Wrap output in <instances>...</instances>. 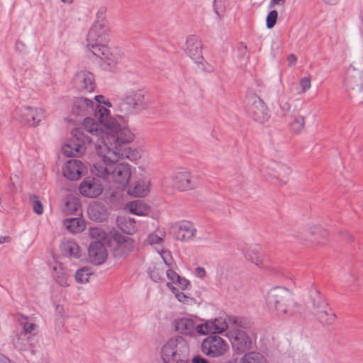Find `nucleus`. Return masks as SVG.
Segmentation results:
<instances>
[{"instance_id": "60", "label": "nucleus", "mask_w": 363, "mask_h": 363, "mask_svg": "<svg viewBox=\"0 0 363 363\" xmlns=\"http://www.w3.org/2000/svg\"><path fill=\"white\" fill-rule=\"evenodd\" d=\"M357 281V277L354 275H351L350 279L347 280L349 286L355 285Z\"/></svg>"}, {"instance_id": "63", "label": "nucleus", "mask_w": 363, "mask_h": 363, "mask_svg": "<svg viewBox=\"0 0 363 363\" xmlns=\"http://www.w3.org/2000/svg\"><path fill=\"white\" fill-rule=\"evenodd\" d=\"M11 240V238L9 236H4L0 238V243L8 242Z\"/></svg>"}, {"instance_id": "7", "label": "nucleus", "mask_w": 363, "mask_h": 363, "mask_svg": "<svg viewBox=\"0 0 363 363\" xmlns=\"http://www.w3.org/2000/svg\"><path fill=\"white\" fill-rule=\"evenodd\" d=\"M228 345L225 340L218 335H210L201 343V351L210 357H219L228 350Z\"/></svg>"}, {"instance_id": "33", "label": "nucleus", "mask_w": 363, "mask_h": 363, "mask_svg": "<svg viewBox=\"0 0 363 363\" xmlns=\"http://www.w3.org/2000/svg\"><path fill=\"white\" fill-rule=\"evenodd\" d=\"M118 228L128 235H133L136 231L135 221L133 218L120 217L117 220Z\"/></svg>"}, {"instance_id": "57", "label": "nucleus", "mask_w": 363, "mask_h": 363, "mask_svg": "<svg viewBox=\"0 0 363 363\" xmlns=\"http://www.w3.org/2000/svg\"><path fill=\"white\" fill-rule=\"evenodd\" d=\"M127 255H128V253L126 252V251H120V250L113 251V256L115 258L123 257Z\"/></svg>"}, {"instance_id": "47", "label": "nucleus", "mask_w": 363, "mask_h": 363, "mask_svg": "<svg viewBox=\"0 0 363 363\" xmlns=\"http://www.w3.org/2000/svg\"><path fill=\"white\" fill-rule=\"evenodd\" d=\"M30 201L32 203L34 212L38 215H41L43 213V208L38 197L35 195H31L30 196Z\"/></svg>"}, {"instance_id": "51", "label": "nucleus", "mask_w": 363, "mask_h": 363, "mask_svg": "<svg viewBox=\"0 0 363 363\" xmlns=\"http://www.w3.org/2000/svg\"><path fill=\"white\" fill-rule=\"evenodd\" d=\"M176 284L182 289H186L189 285V281L183 277L179 276V279L177 280Z\"/></svg>"}, {"instance_id": "16", "label": "nucleus", "mask_w": 363, "mask_h": 363, "mask_svg": "<svg viewBox=\"0 0 363 363\" xmlns=\"http://www.w3.org/2000/svg\"><path fill=\"white\" fill-rule=\"evenodd\" d=\"M172 229L176 238L183 242L193 240L196 234V229L194 225L187 220L177 222L172 226Z\"/></svg>"}, {"instance_id": "34", "label": "nucleus", "mask_w": 363, "mask_h": 363, "mask_svg": "<svg viewBox=\"0 0 363 363\" xmlns=\"http://www.w3.org/2000/svg\"><path fill=\"white\" fill-rule=\"evenodd\" d=\"M52 269L54 271L52 276L55 281L61 286H68L67 275L62 267L61 264L56 262V264L52 267Z\"/></svg>"}, {"instance_id": "22", "label": "nucleus", "mask_w": 363, "mask_h": 363, "mask_svg": "<svg viewBox=\"0 0 363 363\" xmlns=\"http://www.w3.org/2000/svg\"><path fill=\"white\" fill-rule=\"evenodd\" d=\"M328 305L324 296L320 294V291L316 289L314 284L312 285L309 292V298L306 302L308 308L311 309L315 313L317 311L325 308Z\"/></svg>"}, {"instance_id": "2", "label": "nucleus", "mask_w": 363, "mask_h": 363, "mask_svg": "<svg viewBox=\"0 0 363 363\" xmlns=\"http://www.w3.org/2000/svg\"><path fill=\"white\" fill-rule=\"evenodd\" d=\"M266 302L269 308L279 316H292L301 309V306L294 301L292 294L284 287L271 289L267 292Z\"/></svg>"}, {"instance_id": "12", "label": "nucleus", "mask_w": 363, "mask_h": 363, "mask_svg": "<svg viewBox=\"0 0 363 363\" xmlns=\"http://www.w3.org/2000/svg\"><path fill=\"white\" fill-rule=\"evenodd\" d=\"M86 48L94 55L106 62L109 66L116 64L120 60V56L116 50H111L104 44L99 43L94 45L87 44Z\"/></svg>"}, {"instance_id": "28", "label": "nucleus", "mask_w": 363, "mask_h": 363, "mask_svg": "<svg viewBox=\"0 0 363 363\" xmlns=\"http://www.w3.org/2000/svg\"><path fill=\"white\" fill-rule=\"evenodd\" d=\"M165 237V231L158 229L148 235L147 238L145 241L144 245H149L155 249L163 247Z\"/></svg>"}, {"instance_id": "10", "label": "nucleus", "mask_w": 363, "mask_h": 363, "mask_svg": "<svg viewBox=\"0 0 363 363\" xmlns=\"http://www.w3.org/2000/svg\"><path fill=\"white\" fill-rule=\"evenodd\" d=\"M300 236L301 239L308 242V247H323V244L328 238V233L320 225H313L309 227L305 233Z\"/></svg>"}, {"instance_id": "56", "label": "nucleus", "mask_w": 363, "mask_h": 363, "mask_svg": "<svg viewBox=\"0 0 363 363\" xmlns=\"http://www.w3.org/2000/svg\"><path fill=\"white\" fill-rule=\"evenodd\" d=\"M196 274L197 277H199V278H204L205 276H206V270L204 269V268L203 267H198L196 268Z\"/></svg>"}, {"instance_id": "25", "label": "nucleus", "mask_w": 363, "mask_h": 363, "mask_svg": "<svg viewBox=\"0 0 363 363\" xmlns=\"http://www.w3.org/2000/svg\"><path fill=\"white\" fill-rule=\"evenodd\" d=\"M62 146L63 154L67 157H77L85 151L87 142L79 140L77 137Z\"/></svg>"}, {"instance_id": "42", "label": "nucleus", "mask_w": 363, "mask_h": 363, "mask_svg": "<svg viewBox=\"0 0 363 363\" xmlns=\"http://www.w3.org/2000/svg\"><path fill=\"white\" fill-rule=\"evenodd\" d=\"M88 213L90 218L96 222H102L106 218V213L104 211L100 212L99 206H90L88 209Z\"/></svg>"}, {"instance_id": "6", "label": "nucleus", "mask_w": 363, "mask_h": 363, "mask_svg": "<svg viewBox=\"0 0 363 363\" xmlns=\"http://www.w3.org/2000/svg\"><path fill=\"white\" fill-rule=\"evenodd\" d=\"M233 326H242V320L239 318L234 316L228 317L227 318L220 317L200 324L198 327L199 334L221 333L226 329L232 328Z\"/></svg>"}, {"instance_id": "1", "label": "nucleus", "mask_w": 363, "mask_h": 363, "mask_svg": "<svg viewBox=\"0 0 363 363\" xmlns=\"http://www.w3.org/2000/svg\"><path fill=\"white\" fill-rule=\"evenodd\" d=\"M95 116L100 123L89 117L84 120L82 127L72 131L73 137L83 140L88 144L94 145L98 157L103 161L95 166L97 174L105 175L106 161H116L123 156L122 145L130 143L133 135L121 125L109 116V111L101 105H96Z\"/></svg>"}, {"instance_id": "38", "label": "nucleus", "mask_w": 363, "mask_h": 363, "mask_svg": "<svg viewBox=\"0 0 363 363\" xmlns=\"http://www.w3.org/2000/svg\"><path fill=\"white\" fill-rule=\"evenodd\" d=\"M239 363H267L264 355L259 352H250L246 353L240 360Z\"/></svg>"}, {"instance_id": "62", "label": "nucleus", "mask_w": 363, "mask_h": 363, "mask_svg": "<svg viewBox=\"0 0 363 363\" xmlns=\"http://www.w3.org/2000/svg\"><path fill=\"white\" fill-rule=\"evenodd\" d=\"M106 9L104 8H101L99 11L97 13V18H103L104 13H105Z\"/></svg>"}, {"instance_id": "4", "label": "nucleus", "mask_w": 363, "mask_h": 363, "mask_svg": "<svg viewBox=\"0 0 363 363\" xmlns=\"http://www.w3.org/2000/svg\"><path fill=\"white\" fill-rule=\"evenodd\" d=\"M99 160L94 164L91 168V172L96 176L107 179L111 178L113 182L118 184V188L125 187L129 182L131 177V168L130 165L127 163H119L115 164L118 161L120 157L116 161H106V172L105 175H99L97 174V171L95 169V166L103 161L101 157H99Z\"/></svg>"}, {"instance_id": "29", "label": "nucleus", "mask_w": 363, "mask_h": 363, "mask_svg": "<svg viewBox=\"0 0 363 363\" xmlns=\"http://www.w3.org/2000/svg\"><path fill=\"white\" fill-rule=\"evenodd\" d=\"M314 314L320 323L325 325L333 324L336 319L335 314L330 308L328 304L325 308H322V309L317 311Z\"/></svg>"}, {"instance_id": "26", "label": "nucleus", "mask_w": 363, "mask_h": 363, "mask_svg": "<svg viewBox=\"0 0 363 363\" xmlns=\"http://www.w3.org/2000/svg\"><path fill=\"white\" fill-rule=\"evenodd\" d=\"M94 102L84 97L77 98L73 101L72 112L76 116H86L93 112Z\"/></svg>"}, {"instance_id": "17", "label": "nucleus", "mask_w": 363, "mask_h": 363, "mask_svg": "<svg viewBox=\"0 0 363 363\" xmlns=\"http://www.w3.org/2000/svg\"><path fill=\"white\" fill-rule=\"evenodd\" d=\"M172 178L173 186L181 191L193 189L196 186L190 172L186 169L177 171L172 175Z\"/></svg>"}, {"instance_id": "40", "label": "nucleus", "mask_w": 363, "mask_h": 363, "mask_svg": "<svg viewBox=\"0 0 363 363\" xmlns=\"http://www.w3.org/2000/svg\"><path fill=\"white\" fill-rule=\"evenodd\" d=\"M244 256L247 260L262 267L263 264V259L259 251H245Z\"/></svg>"}, {"instance_id": "11", "label": "nucleus", "mask_w": 363, "mask_h": 363, "mask_svg": "<svg viewBox=\"0 0 363 363\" xmlns=\"http://www.w3.org/2000/svg\"><path fill=\"white\" fill-rule=\"evenodd\" d=\"M22 123L30 126H36L45 118V111L42 108L23 106L16 110Z\"/></svg>"}, {"instance_id": "15", "label": "nucleus", "mask_w": 363, "mask_h": 363, "mask_svg": "<svg viewBox=\"0 0 363 363\" xmlns=\"http://www.w3.org/2000/svg\"><path fill=\"white\" fill-rule=\"evenodd\" d=\"M345 85L348 90L361 91L363 89V68L351 65L347 71Z\"/></svg>"}, {"instance_id": "39", "label": "nucleus", "mask_w": 363, "mask_h": 363, "mask_svg": "<svg viewBox=\"0 0 363 363\" xmlns=\"http://www.w3.org/2000/svg\"><path fill=\"white\" fill-rule=\"evenodd\" d=\"M13 344L19 350H26L30 344V335L20 333L13 337Z\"/></svg>"}, {"instance_id": "32", "label": "nucleus", "mask_w": 363, "mask_h": 363, "mask_svg": "<svg viewBox=\"0 0 363 363\" xmlns=\"http://www.w3.org/2000/svg\"><path fill=\"white\" fill-rule=\"evenodd\" d=\"M16 320L23 328L21 333L30 335L32 332L35 329V324L32 322L28 316L21 313H17L16 315Z\"/></svg>"}, {"instance_id": "58", "label": "nucleus", "mask_w": 363, "mask_h": 363, "mask_svg": "<svg viewBox=\"0 0 363 363\" xmlns=\"http://www.w3.org/2000/svg\"><path fill=\"white\" fill-rule=\"evenodd\" d=\"M193 363H209V362L205 358L201 356H196L192 359Z\"/></svg>"}, {"instance_id": "21", "label": "nucleus", "mask_w": 363, "mask_h": 363, "mask_svg": "<svg viewBox=\"0 0 363 363\" xmlns=\"http://www.w3.org/2000/svg\"><path fill=\"white\" fill-rule=\"evenodd\" d=\"M84 169V165L79 160H70L63 167V175L69 180L78 179Z\"/></svg>"}, {"instance_id": "3", "label": "nucleus", "mask_w": 363, "mask_h": 363, "mask_svg": "<svg viewBox=\"0 0 363 363\" xmlns=\"http://www.w3.org/2000/svg\"><path fill=\"white\" fill-rule=\"evenodd\" d=\"M89 232L93 241L89 244L88 250H106L111 247V239L117 244L118 248L130 250L135 247L134 240L131 238L123 235L115 229L111 231V236L103 229L96 227L90 228Z\"/></svg>"}, {"instance_id": "14", "label": "nucleus", "mask_w": 363, "mask_h": 363, "mask_svg": "<svg viewBox=\"0 0 363 363\" xmlns=\"http://www.w3.org/2000/svg\"><path fill=\"white\" fill-rule=\"evenodd\" d=\"M249 113L253 120L259 123L267 122L270 118L268 107L263 100L257 96L252 98V104L249 108Z\"/></svg>"}, {"instance_id": "41", "label": "nucleus", "mask_w": 363, "mask_h": 363, "mask_svg": "<svg viewBox=\"0 0 363 363\" xmlns=\"http://www.w3.org/2000/svg\"><path fill=\"white\" fill-rule=\"evenodd\" d=\"M148 274L152 281L160 282L163 280L164 270L159 266H153L149 268Z\"/></svg>"}, {"instance_id": "52", "label": "nucleus", "mask_w": 363, "mask_h": 363, "mask_svg": "<svg viewBox=\"0 0 363 363\" xmlns=\"http://www.w3.org/2000/svg\"><path fill=\"white\" fill-rule=\"evenodd\" d=\"M65 258H70L72 257L78 259L81 257V251H65V253L63 255Z\"/></svg>"}, {"instance_id": "43", "label": "nucleus", "mask_w": 363, "mask_h": 363, "mask_svg": "<svg viewBox=\"0 0 363 363\" xmlns=\"http://www.w3.org/2000/svg\"><path fill=\"white\" fill-rule=\"evenodd\" d=\"M91 272L88 267H83L77 270L75 274V279L77 283L85 284L89 281Z\"/></svg>"}, {"instance_id": "23", "label": "nucleus", "mask_w": 363, "mask_h": 363, "mask_svg": "<svg viewBox=\"0 0 363 363\" xmlns=\"http://www.w3.org/2000/svg\"><path fill=\"white\" fill-rule=\"evenodd\" d=\"M127 94L128 96H130L131 101L138 113L148 108L150 104V99L145 90L136 89L127 92Z\"/></svg>"}, {"instance_id": "13", "label": "nucleus", "mask_w": 363, "mask_h": 363, "mask_svg": "<svg viewBox=\"0 0 363 363\" xmlns=\"http://www.w3.org/2000/svg\"><path fill=\"white\" fill-rule=\"evenodd\" d=\"M108 28L104 21L97 20L90 28L86 40L87 44L97 45L102 43L108 40Z\"/></svg>"}, {"instance_id": "50", "label": "nucleus", "mask_w": 363, "mask_h": 363, "mask_svg": "<svg viewBox=\"0 0 363 363\" xmlns=\"http://www.w3.org/2000/svg\"><path fill=\"white\" fill-rule=\"evenodd\" d=\"M78 245L71 239H64L60 245V250H79Z\"/></svg>"}, {"instance_id": "35", "label": "nucleus", "mask_w": 363, "mask_h": 363, "mask_svg": "<svg viewBox=\"0 0 363 363\" xmlns=\"http://www.w3.org/2000/svg\"><path fill=\"white\" fill-rule=\"evenodd\" d=\"M127 209L132 214L137 216H144L148 212L147 206L140 200L130 201L126 205Z\"/></svg>"}, {"instance_id": "18", "label": "nucleus", "mask_w": 363, "mask_h": 363, "mask_svg": "<svg viewBox=\"0 0 363 363\" xmlns=\"http://www.w3.org/2000/svg\"><path fill=\"white\" fill-rule=\"evenodd\" d=\"M75 86L79 89L87 92H91L94 90L96 84L94 74L86 70H82L77 72L73 79Z\"/></svg>"}, {"instance_id": "8", "label": "nucleus", "mask_w": 363, "mask_h": 363, "mask_svg": "<svg viewBox=\"0 0 363 363\" xmlns=\"http://www.w3.org/2000/svg\"><path fill=\"white\" fill-rule=\"evenodd\" d=\"M233 326L227 333L233 349L238 353H244L251 348L252 342L247 333L242 329Z\"/></svg>"}, {"instance_id": "64", "label": "nucleus", "mask_w": 363, "mask_h": 363, "mask_svg": "<svg viewBox=\"0 0 363 363\" xmlns=\"http://www.w3.org/2000/svg\"><path fill=\"white\" fill-rule=\"evenodd\" d=\"M104 99V96H101V95H99V96H95V99L96 100L97 102H99V103H102V101L101 99Z\"/></svg>"}, {"instance_id": "53", "label": "nucleus", "mask_w": 363, "mask_h": 363, "mask_svg": "<svg viewBox=\"0 0 363 363\" xmlns=\"http://www.w3.org/2000/svg\"><path fill=\"white\" fill-rule=\"evenodd\" d=\"M166 274H167V278L169 280H171L172 281L175 282V283H176L177 280L179 277V276L175 272H174L172 269H168L166 272Z\"/></svg>"}, {"instance_id": "36", "label": "nucleus", "mask_w": 363, "mask_h": 363, "mask_svg": "<svg viewBox=\"0 0 363 363\" xmlns=\"http://www.w3.org/2000/svg\"><path fill=\"white\" fill-rule=\"evenodd\" d=\"M108 257L107 251H88L86 260L94 265H101Z\"/></svg>"}, {"instance_id": "30", "label": "nucleus", "mask_w": 363, "mask_h": 363, "mask_svg": "<svg viewBox=\"0 0 363 363\" xmlns=\"http://www.w3.org/2000/svg\"><path fill=\"white\" fill-rule=\"evenodd\" d=\"M150 181L147 179H140L135 183L133 187L130 189L128 192L137 197L145 196L150 191Z\"/></svg>"}, {"instance_id": "5", "label": "nucleus", "mask_w": 363, "mask_h": 363, "mask_svg": "<svg viewBox=\"0 0 363 363\" xmlns=\"http://www.w3.org/2000/svg\"><path fill=\"white\" fill-rule=\"evenodd\" d=\"M189 353V345L181 336L168 340L161 352L163 361L167 363H187Z\"/></svg>"}, {"instance_id": "49", "label": "nucleus", "mask_w": 363, "mask_h": 363, "mask_svg": "<svg viewBox=\"0 0 363 363\" xmlns=\"http://www.w3.org/2000/svg\"><path fill=\"white\" fill-rule=\"evenodd\" d=\"M277 17L278 13L276 10L271 11L268 13L266 19V25L267 28L271 29L275 26Z\"/></svg>"}, {"instance_id": "9", "label": "nucleus", "mask_w": 363, "mask_h": 363, "mask_svg": "<svg viewBox=\"0 0 363 363\" xmlns=\"http://www.w3.org/2000/svg\"><path fill=\"white\" fill-rule=\"evenodd\" d=\"M186 45L185 52L186 55L195 63L198 64L200 69L203 71L211 72V69L207 68L206 65L208 64L203 60L201 40L196 36L191 35L186 39Z\"/></svg>"}, {"instance_id": "19", "label": "nucleus", "mask_w": 363, "mask_h": 363, "mask_svg": "<svg viewBox=\"0 0 363 363\" xmlns=\"http://www.w3.org/2000/svg\"><path fill=\"white\" fill-rule=\"evenodd\" d=\"M268 174L273 178L278 180L279 184H285L288 182L289 175L291 174V168L284 164L271 162L267 166Z\"/></svg>"}, {"instance_id": "20", "label": "nucleus", "mask_w": 363, "mask_h": 363, "mask_svg": "<svg viewBox=\"0 0 363 363\" xmlns=\"http://www.w3.org/2000/svg\"><path fill=\"white\" fill-rule=\"evenodd\" d=\"M200 324H197L192 318H180L174 322L175 330L181 334L194 336L195 333L199 334L198 327Z\"/></svg>"}, {"instance_id": "48", "label": "nucleus", "mask_w": 363, "mask_h": 363, "mask_svg": "<svg viewBox=\"0 0 363 363\" xmlns=\"http://www.w3.org/2000/svg\"><path fill=\"white\" fill-rule=\"evenodd\" d=\"M167 266L172 267L175 264L171 251H157Z\"/></svg>"}, {"instance_id": "44", "label": "nucleus", "mask_w": 363, "mask_h": 363, "mask_svg": "<svg viewBox=\"0 0 363 363\" xmlns=\"http://www.w3.org/2000/svg\"><path fill=\"white\" fill-rule=\"evenodd\" d=\"M166 285L173 292L179 301L188 304L191 301V298L189 296H186L184 293L179 291L172 285V283L167 282Z\"/></svg>"}, {"instance_id": "45", "label": "nucleus", "mask_w": 363, "mask_h": 363, "mask_svg": "<svg viewBox=\"0 0 363 363\" xmlns=\"http://www.w3.org/2000/svg\"><path fill=\"white\" fill-rule=\"evenodd\" d=\"M305 125V118L302 116L296 117L294 121L291 123V130L296 134L300 133Z\"/></svg>"}, {"instance_id": "37", "label": "nucleus", "mask_w": 363, "mask_h": 363, "mask_svg": "<svg viewBox=\"0 0 363 363\" xmlns=\"http://www.w3.org/2000/svg\"><path fill=\"white\" fill-rule=\"evenodd\" d=\"M79 200L74 196H67L65 200L63 211L67 214L76 213L79 208Z\"/></svg>"}, {"instance_id": "46", "label": "nucleus", "mask_w": 363, "mask_h": 363, "mask_svg": "<svg viewBox=\"0 0 363 363\" xmlns=\"http://www.w3.org/2000/svg\"><path fill=\"white\" fill-rule=\"evenodd\" d=\"M311 86L310 77L302 78L298 84L296 86V93L298 94H304L306 91L310 89Z\"/></svg>"}, {"instance_id": "55", "label": "nucleus", "mask_w": 363, "mask_h": 363, "mask_svg": "<svg viewBox=\"0 0 363 363\" xmlns=\"http://www.w3.org/2000/svg\"><path fill=\"white\" fill-rule=\"evenodd\" d=\"M280 106L284 116H286L291 111V105L288 102L284 103Z\"/></svg>"}, {"instance_id": "24", "label": "nucleus", "mask_w": 363, "mask_h": 363, "mask_svg": "<svg viewBox=\"0 0 363 363\" xmlns=\"http://www.w3.org/2000/svg\"><path fill=\"white\" fill-rule=\"evenodd\" d=\"M80 193L86 197L94 198L102 192L101 185L95 179H87L79 186Z\"/></svg>"}, {"instance_id": "54", "label": "nucleus", "mask_w": 363, "mask_h": 363, "mask_svg": "<svg viewBox=\"0 0 363 363\" xmlns=\"http://www.w3.org/2000/svg\"><path fill=\"white\" fill-rule=\"evenodd\" d=\"M297 61V57L294 54H290L287 57V62L289 67L293 66Z\"/></svg>"}, {"instance_id": "61", "label": "nucleus", "mask_w": 363, "mask_h": 363, "mask_svg": "<svg viewBox=\"0 0 363 363\" xmlns=\"http://www.w3.org/2000/svg\"><path fill=\"white\" fill-rule=\"evenodd\" d=\"M138 152H132L127 155V157L132 161L135 160L138 158Z\"/></svg>"}, {"instance_id": "59", "label": "nucleus", "mask_w": 363, "mask_h": 363, "mask_svg": "<svg viewBox=\"0 0 363 363\" xmlns=\"http://www.w3.org/2000/svg\"><path fill=\"white\" fill-rule=\"evenodd\" d=\"M286 0H271L269 4V7H274L275 5L281 4V6H284L285 4Z\"/></svg>"}, {"instance_id": "27", "label": "nucleus", "mask_w": 363, "mask_h": 363, "mask_svg": "<svg viewBox=\"0 0 363 363\" xmlns=\"http://www.w3.org/2000/svg\"><path fill=\"white\" fill-rule=\"evenodd\" d=\"M117 111L124 116H129L138 113L137 108L131 101L130 96H128L127 93L118 101Z\"/></svg>"}, {"instance_id": "31", "label": "nucleus", "mask_w": 363, "mask_h": 363, "mask_svg": "<svg viewBox=\"0 0 363 363\" xmlns=\"http://www.w3.org/2000/svg\"><path fill=\"white\" fill-rule=\"evenodd\" d=\"M64 225L67 229L73 233H79L85 229V223L79 218H71L65 220Z\"/></svg>"}]
</instances>
